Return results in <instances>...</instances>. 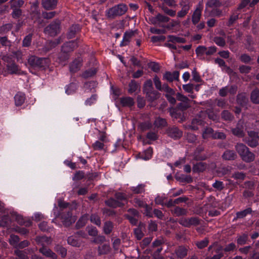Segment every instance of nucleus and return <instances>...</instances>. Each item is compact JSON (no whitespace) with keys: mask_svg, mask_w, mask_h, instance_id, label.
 <instances>
[{"mask_svg":"<svg viewBox=\"0 0 259 259\" xmlns=\"http://www.w3.org/2000/svg\"><path fill=\"white\" fill-rule=\"evenodd\" d=\"M11 7L13 9L12 16L14 18H18L22 14L20 8L23 5L24 1H10Z\"/></svg>","mask_w":259,"mask_h":259,"instance_id":"8","label":"nucleus"},{"mask_svg":"<svg viewBox=\"0 0 259 259\" xmlns=\"http://www.w3.org/2000/svg\"><path fill=\"white\" fill-rule=\"evenodd\" d=\"M251 101L254 104H259V89H255L253 90L250 95Z\"/></svg>","mask_w":259,"mask_h":259,"instance_id":"42","label":"nucleus"},{"mask_svg":"<svg viewBox=\"0 0 259 259\" xmlns=\"http://www.w3.org/2000/svg\"><path fill=\"white\" fill-rule=\"evenodd\" d=\"M243 128V125L238 123L235 128L231 130V131L234 135L238 137H242L244 134Z\"/></svg>","mask_w":259,"mask_h":259,"instance_id":"26","label":"nucleus"},{"mask_svg":"<svg viewBox=\"0 0 259 259\" xmlns=\"http://www.w3.org/2000/svg\"><path fill=\"white\" fill-rule=\"evenodd\" d=\"M188 249L185 246H179L175 251V253L177 258L183 259L185 258L188 254Z\"/></svg>","mask_w":259,"mask_h":259,"instance_id":"11","label":"nucleus"},{"mask_svg":"<svg viewBox=\"0 0 259 259\" xmlns=\"http://www.w3.org/2000/svg\"><path fill=\"white\" fill-rule=\"evenodd\" d=\"M239 13L237 11H234L230 15L228 21L226 23V25L228 27L233 26L239 19Z\"/></svg>","mask_w":259,"mask_h":259,"instance_id":"19","label":"nucleus"},{"mask_svg":"<svg viewBox=\"0 0 259 259\" xmlns=\"http://www.w3.org/2000/svg\"><path fill=\"white\" fill-rule=\"evenodd\" d=\"M221 116L222 119L226 121H232L234 118L233 115L227 110H223Z\"/></svg>","mask_w":259,"mask_h":259,"instance_id":"33","label":"nucleus"},{"mask_svg":"<svg viewBox=\"0 0 259 259\" xmlns=\"http://www.w3.org/2000/svg\"><path fill=\"white\" fill-rule=\"evenodd\" d=\"M204 124V121L200 117H198L193 118L188 126L191 130L197 131L199 129V126H203Z\"/></svg>","mask_w":259,"mask_h":259,"instance_id":"12","label":"nucleus"},{"mask_svg":"<svg viewBox=\"0 0 259 259\" xmlns=\"http://www.w3.org/2000/svg\"><path fill=\"white\" fill-rule=\"evenodd\" d=\"M0 57L4 62L7 63L8 64L13 63L12 55L1 54Z\"/></svg>","mask_w":259,"mask_h":259,"instance_id":"55","label":"nucleus"},{"mask_svg":"<svg viewBox=\"0 0 259 259\" xmlns=\"http://www.w3.org/2000/svg\"><path fill=\"white\" fill-rule=\"evenodd\" d=\"M7 67L11 74H18L19 73V68L15 63H12L10 64L7 65Z\"/></svg>","mask_w":259,"mask_h":259,"instance_id":"48","label":"nucleus"},{"mask_svg":"<svg viewBox=\"0 0 259 259\" xmlns=\"http://www.w3.org/2000/svg\"><path fill=\"white\" fill-rule=\"evenodd\" d=\"M99 255H103L108 254L110 251V247L108 244H103L98 247Z\"/></svg>","mask_w":259,"mask_h":259,"instance_id":"41","label":"nucleus"},{"mask_svg":"<svg viewBox=\"0 0 259 259\" xmlns=\"http://www.w3.org/2000/svg\"><path fill=\"white\" fill-rule=\"evenodd\" d=\"M154 124L158 128H162L166 126L167 123L165 119L158 117L155 118Z\"/></svg>","mask_w":259,"mask_h":259,"instance_id":"37","label":"nucleus"},{"mask_svg":"<svg viewBox=\"0 0 259 259\" xmlns=\"http://www.w3.org/2000/svg\"><path fill=\"white\" fill-rule=\"evenodd\" d=\"M89 220V215L84 214L82 215L75 224V228L76 229H79L85 225Z\"/></svg>","mask_w":259,"mask_h":259,"instance_id":"27","label":"nucleus"},{"mask_svg":"<svg viewBox=\"0 0 259 259\" xmlns=\"http://www.w3.org/2000/svg\"><path fill=\"white\" fill-rule=\"evenodd\" d=\"M179 72L178 71H175L172 73L167 71L163 75V79L169 82H172L174 80H178L179 79Z\"/></svg>","mask_w":259,"mask_h":259,"instance_id":"14","label":"nucleus"},{"mask_svg":"<svg viewBox=\"0 0 259 259\" xmlns=\"http://www.w3.org/2000/svg\"><path fill=\"white\" fill-rule=\"evenodd\" d=\"M145 94H146V97L148 98V100L150 101L156 100L159 96V93L154 89L151 91H149L148 92L145 93Z\"/></svg>","mask_w":259,"mask_h":259,"instance_id":"32","label":"nucleus"},{"mask_svg":"<svg viewBox=\"0 0 259 259\" xmlns=\"http://www.w3.org/2000/svg\"><path fill=\"white\" fill-rule=\"evenodd\" d=\"M120 104L123 107H131L134 105V101L132 97H122L120 99Z\"/></svg>","mask_w":259,"mask_h":259,"instance_id":"28","label":"nucleus"},{"mask_svg":"<svg viewBox=\"0 0 259 259\" xmlns=\"http://www.w3.org/2000/svg\"><path fill=\"white\" fill-rule=\"evenodd\" d=\"M214 42L219 46L223 47L226 45L224 38L220 36H215L213 38Z\"/></svg>","mask_w":259,"mask_h":259,"instance_id":"64","label":"nucleus"},{"mask_svg":"<svg viewBox=\"0 0 259 259\" xmlns=\"http://www.w3.org/2000/svg\"><path fill=\"white\" fill-rule=\"evenodd\" d=\"M208 238H205L203 240L196 242V245L198 248L202 249L208 245Z\"/></svg>","mask_w":259,"mask_h":259,"instance_id":"59","label":"nucleus"},{"mask_svg":"<svg viewBox=\"0 0 259 259\" xmlns=\"http://www.w3.org/2000/svg\"><path fill=\"white\" fill-rule=\"evenodd\" d=\"M248 137L243 139V142L251 148L256 147L258 145L259 136L254 131L248 132Z\"/></svg>","mask_w":259,"mask_h":259,"instance_id":"4","label":"nucleus"},{"mask_svg":"<svg viewBox=\"0 0 259 259\" xmlns=\"http://www.w3.org/2000/svg\"><path fill=\"white\" fill-rule=\"evenodd\" d=\"M97 85V82L94 81H91L84 83L83 88L85 92L94 93L96 91V88Z\"/></svg>","mask_w":259,"mask_h":259,"instance_id":"25","label":"nucleus"},{"mask_svg":"<svg viewBox=\"0 0 259 259\" xmlns=\"http://www.w3.org/2000/svg\"><path fill=\"white\" fill-rule=\"evenodd\" d=\"M131 190L134 194H141L145 191V185L140 184L137 187H133L131 188Z\"/></svg>","mask_w":259,"mask_h":259,"instance_id":"52","label":"nucleus"},{"mask_svg":"<svg viewBox=\"0 0 259 259\" xmlns=\"http://www.w3.org/2000/svg\"><path fill=\"white\" fill-rule=\"evenodd\" d=\"M35 240L38 245H41L42 247H46V245L51 243V238L46 236H37Z\"/></svg>","mask_w":259,"mask_h":259,"instance_id":"13","label":"nucleus"},{"mask_svg":"<svg viewBox=\"0 0 259 259\" xmlns=\"http://www.w3.org/2000/svg\"><path fill=\"white\" fill-rule=\"evenodd\" d=\"M237 157V155L233 150H226L223 155L222 158L226 160H234Z\"/></svg>","mask_w":259,"mask_h":259,"instance_id":"18","label":"nucleus"},{"mask_svg":"<svg viewBox=\"0 0 259 259\" xmlns=\"http://www.w3.org/2000/svg\"><path fill=\"white\" fill-rule=\"evenodd\" d=\"M246 175L242 172H235L232 175V178L235 180H243L245 179Z\"/></svg>","mask_w":259,"mask_h":259,"instance_id":"63","label":"nucleus"},{"mask_svg":"<svg viewBox=\"0 0 259 259\" xmlns=\"http://www.w3.org/2000/svg\"><path fill=\"white\" fill-rule=\"evenodd\" d=\"M127 10V7L125 4H120L108 9L106 15L108 18L113 19L123 15Z\"/></svg>","mask_w":259,"mask_h":259,"instance_id":"3","label":"nucleus"},{"mask_svg":"<svg viewBox=\"0 0 259 259\" xmlns=\"http://www.w3.org/2000/svg\"><path fill=\"white\" fill-rule=\"evenodd\" d=\"M166 133L168 136L174 140L179 139L183 135L182 131L176 126L168 127L166 129Z\"/></svg>","mask_w":259,"mask_h":259,"instance_id":"9","label":"nucleus"},{"mask_svg":"<svg viewBox=\"0 0 259 259\" xmlns=\"http://www.w3.org/2000/svg\"><path fill=\"white\" fill-rule=\"evenodd\" d=\"M67 242L69 244L75 247H79L81 244V240L75 235L69 237L67 238Z\"/></svg>","mask_w":259,"mask_h":259,"instance_id":"29","label":"nucleus"},{"mask_svg":"<svg viewBox=\"0 0 259 259\" xmlns=\"http://www.w3.org/2000/svg\"><path fill=\"white\" fill-rule=\"evenodd\" d=\"M39 251L42 253L44 255L52 258L57 259V255L53 252L50 249L46 247H41L39 249Z\"/></svg>","mask_w":259,"mask_h":259,"instance_id":"16","label":"nucleus"},{"mask_svg":"<svg viewBox=\"0 0 259 259\" xmlns=\"http://www.w3.org/2000/svg\"><path fill=\"white\" fill-rule=\"evenodd\" d=\"M38 6V2L36 1L33 4V6L31 7V15H33L32 17H36V18L39 17V12L37 8Z\"/></svg>","mask_w":259,"mask_h":259,"instance_id":"57","label":"nucleus"},{"mask_svg":"<svg viewBox=\"0 0 259 259\" xmlns=\"http://www.w3.org/2000/svg\"><path fill=\"white\" fill-rule=\"evenodd\" d=\"M80 29L79 25H73L71 26L68 30V32L67 33V38L69 39H71L73 38L76 32H78Z\"/></svg>","mask_w":259,"mask_h":259,"instance_id":"30","label":"nucleus"},{"mask_svg":"<svg viewBox=\"0 0 259 259\" xmlns=\"http://www.w3.org/2000/svg\"><path fill=\"white\" fill-rule=\"evenodd\" d=\"M90 221L96 225L97 226L100 227L101 225V221L100 217L96 213L92 214L90 218Z\"/></svg>","mask_w":259,"mask_h":259,"instance_id":"49","label":"nucleus"},{"mask_svg":"<svg viewBox=\"0 0 259 259\" xmlns=\"http://www.w3.org/2000/svg\"><path fill=\"white\" fill-rule=\"evenodd\" d=\"M201 17V10L199 8H197L194 11L192 18V21L193 23L195 25L200 20Z\"/></svg>","mask_w":259,"mask_h":259,"instance_id":"45","label":"nucleus"},{"mask_svg":"<svg viewBox=\"0 0 259 259\" xmlns=\"http://www.w3.org/2000/svg\"><path fill=\"white\" fill-rule=\"evenodd\" d=\"M176 179L181 182H186L191 183L193 181V179L190 176L181 175L180 177L176 176Z\"/></svg>","mask_w":259,"mask_h":259,"instance_id":"53","label":"nucleus"},{"mask_svg":"<svg viewBox=\"0 0 259 259\" xmlns=\"http://www.w3.org/2000/svg\"><path fill=\"white\" fill-rule=\"evenodd\" d=\"M20 241V238L18 236L12 234L9 239V243L13 246H17L18 242Z\"/></svg>","mask_w":259,"mask_h":259,"instance_id":"58","label":"nucleus"},{"mask_svg":"<svg viewBox=\"0 0 259 259\" xmlns=\"http://www.w3.org/2000/svg\"><path fill=\"white\" fill-rule=\"evenodd\" d=\"M226 138V135L223 132L215 131L212 135L213 139L224 140Z\"/></svg>","mask_w":259,"mask_h":259,"instance_id":"61","label":"nucleus"},{"mask_svg":"<svg viewBox=\"0 0 259 259\" xmlns=\"http://www.w3.org/2000/svg\"><path fill=\"white\" fill-rule=\"evenodd\" d=\"M200 223V219L197 217L183 218L179 221L180 225L187 228H190L192 226H197Z\"/></svg>","mask_w":259,"mask_h":259,"instance_id":"7","label":"nucleus"},{"mask_svg":"<svg viewBox=\"0 0 259 259\" xmlns=\"http://www.w3.org/2000/svg\"><path fill=\"white\" fill-rule=\"evenodd\" d=\"M1 47H4L6 48H8L9 49L12 47V42L7 36H0V48Z\"/></svg>","mask_w":259,"mask_h":259,"instance_id":"39","label":"nucleus"},{"mask_svg":"<svg viewBox=\"0 0 259 259\" xmlns=\"http://www.w3.org/2000/svg\"><path fill=\"white\" fill-rule=\"evenodd\" d=\"M114 228L113 222L107 221L104 223L103 231L105 234L108 235L111 233Z\"/></svg>","mask_w":259,"mask_h":259,"instance_id":"23","label":"nucleus"},{"mask_svg":"<svg viewBox=\"0 0 259 259\" xmlns=\"http://www.w3.org/2000/svg\"><path fill=\"white\" fill-rule=\"evenodd\" d=\"M171 212L177 217L186 215L188 213V210L186 209L179 206H175L173 209H171Z\"/></svg>","mask_w":259,"mask_h":259,"instance_id":"24","label":"nucleus"},{"mask_svg":"<svg viewBox=\"0 0 259 259\" xmlns=\"http://www.w3.org/2000/svg\"><path fill=\"white\" fill-rule=\"evenodd\" d=\"M177 98L178 100L182 102L184 104V109H187L189 107L188 102L189 99L186 97L178 93L177 94Z\"/></svg>","mask_w":259,"mask_h":259,"instance_id":"43","label":"nucleus"},{"mask_svg":"<svg viewBox=\"0 0 259 259\" xmlns=\"http://www.w3.org/2000/svg\"><path fill=\"white\" fill-rule=\"evenodd\" d=\"M33 34L32 33L28 34L25 36L22 40V46L23 47H29L31 46L32 42Z\"/></svg>","mask_w":259,"mask_h":259,"instance_id":"44","label":"nucleus"},{"mask_svg":"<svg viewBox=\"0 0 259 259\" xmlns=\"http://www.w3.org/2000/svg\"><path fill=\"white\" fill-rule=\"evenodd\" d=\"M12 215L15 217V219L16 221L18 222V223L21 225H24L26 227H29L31 225V222L30 221H26L25 222L22 218V217L18 214H17L16 212H13L12 213Z\"/></svg>","mask_w":259,"mask_h":259,"instance_id":"31","label":"nucleus"},{"mask_svg":"<svg viewBox=\"0 0 259 259\" xmlns=\"http://www.w3.org/2000/svg\"><path fill=\"white\" fill-rule=\"evenodd\" d=\"M50 60L48 58H39L30 56L28 58V63L32 68L44 70L49 67Z\"/></svg>","mask_w":259,"mask_h":259,"instance_id":"2","label":"nucleus"},{"mask_svg":"<svg viewBox=\"0 0 259 259\" xmlns=\"http://www.w3.org/2000/svg\"><path fill=\"white\" fill-rule=\"evenodd\" d=\"M252 210L250 207H248L243 210L238 211L236 212V217L234 218V220L238 219H242L245 217L247 214L251 213Z\"/></svg>","mask_w":259,"mask_h":259,"instance_id":"36","label":"nucleus"},{"mask_svg":"<svg viewBox=\"0 0 259 259\" xmlns=\"http://www.w3.org/2000/svg\"><path fill=\"white\" fill-rule=\"evenodd\" d=\"M207 164L205 162H199L193 164L192 170L194 172H201L205 170Z\"/></svg>","mask_w":259,"mask_h":259,"instance_id":"22","label":"nucleus"},{"mask_svg":"<svg viewBox=\"0 0 259 259\" xmlns=\"http://www.w3.org/2000/svg\"><path fill=\"white\" fill-rule=\"evenodd\" d=\"M12 28V25L10 23H7L0 26V34H4L8 32Z\"/></svg>","mask_w":259,"mask_h":259,"instance_id":"60","label":"nucleus"},{"mask_svg":"<svg viewBox=\"0 0 259 259\" xmlns=\"http://www.w3.org/2000/svg\"><path fill=\"white\" fill-rule=\"evenodd\" d=\"M237 102L242 106H245L248 102V98L244 93L238 94L237 96Z\"/></svg>","mask_w":259,"mask_h":259,"instance_id":"34","label":"nucleus"},{"mask_svg":"<svg viewBox=\"0 0 259 259\" xmlns=\"http://www.w3.org/2000/svg\"><path fill=\"white\" fill-rule=\"evenodd\" d=\"M105 203L107 206L113 208L121 207L124 205V204L122 202L117 201L113 198H110V199L106 200L105 201Z\"/></svg>","mask_w":259,"mask_h":259,"instance_id":"21","label":"nucleus"},{"mask_svg":"<svg viewBox=\"0 0 259 259\" xmlns=\"http://www.w3.org/2000/svg\"><path fill=\"white\" fill-rule=\"evenodd\" d=\"M60 24L59 20H55L45 28V33L51 36H55L59 32Z\"/></svg>","mask_w":259,"mask_h":259,"instance_id":"6","label":"nucleus"},{"mask_svg":"<svg viewBox=\"0 0 259 259\" xmlns=\"http://www.w3.org/2000/svg\"><path fill=\"white\" fill-rule=\"evenodd\" d=\"M189 6L185 4L182 10L178 13V17L182 18L184 17L188 12Z\"/></svg>","mask_w":259,"mask_h":259,"instance_id":"62","label":"nucleus"},{"mask_svg":"<svg viewBox=\"0 0 259 259\" xmlns=\"http://www.w3.org/2000/svg\"><path fill=\"white\" fill-rule=\"evenodd\" d=\"M58 206L60 208V212L64 211L72 210L73 209V206L71 204L64 201L59 200L58 201Z\"/></svg>","mask_w":259,"mask_h":259,"instance_id":"20","label":"nucleus"},{"mask_svg":"<svg viewBox=\"0 0 259 259\" xmlns=\"http://www.w3.org/2000/svg\"><path fill=\"white\" fill-rule=\"evenodd\" d=\"M214 130L210 127H207L205 128L202 133V137L204 139H206L208 137L212 138V135L214 134Z\"/></svg>","mask_w":259,"mask_h":259,"instance_id":"51","label":"nucleus"},{"mask_svg":"<svg viewBox=\"0 0 259 259\" xmlns=\"http://www.w3.org/2000/svg\"><path fill=\"white\" fill-rule=\"evenodd\" d=\"M248 239V235L247 234L244 233L241 235L238 236L237 238V243L239 245L245 244Z\"/></svg>","mask_w":259,"mask_h":259,"instance_id":"47","label":"nucleus"},{"mask_svg":"<svg viewBox=\"0 0 259 259\" xmlns=\"http://www.w3.org/2000/svg\"><path fill=\"white\" fill-rule=\"evenodd\" d=\"M97 69L95 68H91L85 70L82 74V76L84 78H88L94 76L97 73Z\"/></svg>","mask_w":259,"mask_h":259,"instance_id":"46","label":"nucleus"},{"mask_svg":"<svg viewBox=\"0 0 259 259\" xmlns=\"http://www.w3.org/2000/svg\"><path fill=\"white\" fill-rule=\"evenodd\" d=\"M54 46L52 41H48L41 48L39 49V50L41 53H46L54 48Z\"/></svg>","mask_w":259,"mask_h":259,"instance_id":"38","label":"nucleus"},{"mask_svg":"<svg viewBox=\"0 0 259 259\" xmlns=\"http://www.w3.org/2000/svg\"><path fill=\"white\" fill-rule=\"evenodd\" d=\"M77 47L78 45L76 40H72L64 44L62 46V50L63 52L69 53L73 51Z\"/></svg>","mask_w":259,"mask_h":259,"instance_id":"10","label":"nucleus"},{"mask_svg":"<svg viewBox=\"0 0 259 259\" xmlns=\"http://www.w3.org/2000/svg\"><path fill=\"white\" fill-rule=\"evenodd\" d=\"M168 38H169V41L172 42L173 43L178 42V43H185L186 40L185 38L180 37H178L175 35H170L168 36Z\"/></svg>","mask_w":259,"mask_h":259,"instance_id":"50","label":"nucleus"},{"mask_svg":"<svg viewBox=\"0 0 259 259\" xmlns=\"http://www.w3.org/2000/svg\"><path fill=\"white\" fill-rule=\"evenodd\" d=\"M57 5V1H42V5L46 10L55 9Z\"/></svg>","mask_w":259,"mask_h":259,"instance_id":"40","label":"nucleus"},{"mask_svg":"<svg viewBox=\"0 0 259 259\" xmlns=\"http://www.w3.org/2000/svg\"><path fill=\"white\" fill-rule=\"evenodd\" d=\"M82 66V60L77 59L72 62L69 65V70L71 72L75 73L78 71Z\"/></svg>","mask_w":259,"mask_h":259,"instance_id":"15","label":"nucleus"},{"mask_svg":"<svg viewBox=\"0 0 259 259\" xmlns=\"http://www.w3.org/2000/svg\"><path fill=\"white\" fill-rule=\"evenodd\" d=\"M77 89V85L75 83H71L68 86L67 88L66 89V93L68 95L72 94L75 93Z\"/></svg>","mask_w":259,"mask_h":259,"instance_id":"54","label":"nucleus"},{"mask_svg":"<svg viewBox=\"0 0 259 259\" xmlns=\"http://www.w3.org/2000/svg\"><path fill=\"white\" fill-rule=\"evenodd\" d=\"M25 95L22 92H18L14 96L15 104L16 106H21L25 102Z\"/></svg>","mask_w":259,"mask_h":259,"instance_id":"17","label":"nucleus"},{"mask_svg":"<svg viewBox=\"0 0 259 259\" xmlns=\"http://www.w3.org/2000/svg\"><path fill=\"white\" fill-rule=\"evenodd\" d=\"M60 218L65 227H68L75 222L76 219L72 215V210L60 212Z\"/></svg>","mask_w":259,"mask_h":259,"instance_id":"5","label":"nucleus"},{"mask_svg":"<svg viewBox=\"0 0 259 259\" xmlns=\"http://www.w3.org/2000/svg\"><path fill=\"white\" fill-rule=\"evenodd\" d=\"M153 83L151 79L147 80L144 84L143 91L145 93L153 90Z\"/></svg>","mask_w":259,"mask_h":259,"instance_id":"56","label":"nucleus"},{"mask_svg":"<svg viewBox=\"0 0 259 259\" xmlns=\"http://www.w3.org/2000/svg\"><path fill=\"white\" fill-rule=\"evenodd\" d=\"M134 35V32L133 31L125 32L123 35V40L120 43V46H124L127 45L130 39Z\"/></svg>","mask_w":259,"mask_h":259,"instance_id":"35","label":"nucleus"},{"mask_svg":"<svg viewBox=\"0 0 259 259\" xmlns=\"http://www.w3.org/2000/svg\"><path fill=\"white\" fill-rule=\"evenodd\" d=\"M235 149L239 155L241 159L245 162L249 163L255 160V155L244 144L238 143L235 145Z\"/></svg>","mask_w":259,"mask_h":259,"instance_id":"1","label":"nucleus"}]
</instances>
